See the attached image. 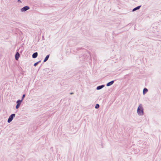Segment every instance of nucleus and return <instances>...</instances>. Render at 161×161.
I'll return each mask as SVG.
<instances>
[{"instance_id": "obj_1", "label": "nucleus", "mask_w": 161, "mask_h": 161, "mask_svg": "<svg viewBox=\"0 0 161 161\" xmlns=\"http://www.w3.org/2000/svg\"><path fill=\"white\" fill-rule=\"evenodd\" d=\"M137 112L140 115H142L143 113V109L141 104H140L137 108Z\"/></svg>"}, {"instance_id": "obj_2", "label": "nucleus", "mask_w": 161, "mask_h": 161, "mask_svg": "<svg viewBox=\"0 0 161 161\" xmlns=\"http://www.w3.org/2000/svg\"><path fill=\"white\" fill-rule=\"evenodd\" d=\"M15 114H11L9 117L8 121V123L11 122L13 120L14 117H15Z\"/></svg>"}, {"instance_id": "obj_3", "label": "nucleus", "mask_w": 161, "mask_h": 161, "mask_svg": "<svg viewBox=\"0 0 161 161\" xmlns=\"http://www.w3.org/2000/svg\"><path fill=\"white\" fill-rule=\"evenodd\" d=\"M30 8L28 6H26L22 8L21 9L22 11H25L27 10H28Z\"/></svg>"}, {"instance_id": "obj_4", "label": "nucleus", "mask_w": 161, "mask_h": 161, "mask_svg": "<svg viewBox=\"0 0 161 161\" xmlns=\"http://www.w3.org/2000/svg\"><path fill=\"white\" fill-rule=\"evenodd\" d=\"M19 57V53L17 52L15 55V59L16 60H18Z\"/></svg>"}, {"instance_id": "obj_5", "label": "nucleus", "mask_w": 161, "mask_h": 161, "mask_svg": "<svg viewBox=\"0 0 161 161\" xmlns=\"http://www.w3.org/2000/svg\"><path fill=\"white\" fill-rule=\"evenodd\" d=\"M38 55L37 53V52L35 53H33L32 55V57L33 58H36Z\"/></svg>"}, {"instance_id": "obj_6", "label": "nucleus", "mask_w": 161, "mask_h": 161, "mask_svg": "<svg viewBox=\"0 0 161 161\" xmlns=\"http://www.w3.org/2000/svg\"><path fill=\"white\" fill-rule=\"evenodd\" d=\"M22 99L21 100H18L17 101V105H18L19 106H20V105L22 102Z\"/></svg>"}, {"instance_id": "obj_7", "label": "nucleus", "mask_w": 161, "mask_h": 161, "mask_svg": "<svg viewBox=\"0 0 161 161\" xmlns=\"http://www.w3.org/2000/svg\"><path fill=\"white\" fill-rule=\"evenodd\" d=\"M114 82V81L113 80L112 81L108 83L107 84V86H109L112 85Z\"/></svg>"}, {"instance_id": "obj_8", "label": "nucleus", "mask_w": 161, "mask_h": 161, "mask_svg": "<svg viewBox=\"0 0 161 161\" xmlns=\"http://www.w3.org/2000/svg\"><path fill=\"white\" fill-rule=\"evenodd\" d=\"M49 55H47L46 56V58H45V59L44 60V62H45L48 60V59L49 57Z\"/></svg>"}, {"instance_id": "obj_9", "label": "nucleus", "mask_w": 161, "mask_h": 161, "mask_svg": "<svg viewBox=\"0 0 161 161\" xmlns=\"http://www.w3.org/2000/svg\"><path fill=\"white\" fill-rule=\"evenodd\" d=\"M104 86L103 85H102L101 86H99L97 87V90L100 89L101 88H102L103 87H104Z\"/></svg>"}, {"instance_id": "obj_10", "label": "nucleus", "mask_w": 161, "mask_h": 161, "mask_svg": "<svg viewBox=\"0 0 161 161\" xmlns=\"http://www.w3.org/2000/svg\"><path fill=\"white\" fill-rule=\"evenodd\" d=\"M147 91H148V90H147V88H144V89H143V94H144L146 92H147Z\"/></svg>"}, {"instance_id": "obj_11", "label": "nucleus", "mask_w": 161, "mask_h": 161, "mask_svg": "<svg viewBox=\"0 0 161 161\" xmlns=\"http://www.w3.org/2000/svg\"><path fill=\"white\" fill-rule=\"evenodd\" d=\"M140 7H141V6H138V7L134 8L133 10V11H134L137 9H139L140 8Z\"/></svg>"}, {"instance_id": "obj_12", "label": "nucleus", "mask_w": 161, "mask_h": 161, "mask_svg": "<svg viewBox=\"0 0 161 161\" xmlns=\"http://www.w3.org/2000/svg\"><path fill=\"white\" fill-rule=\"evenodd\" d=\"M99 107V105L98 104H96V105L95 106V108H97Z\"/></svg>"}, {"instance_id": "obj_13", "label": "nucleus", "mask_w": 161, "mask_h": 161, "mask_svg": "<svg viewBox=\"0 0 161 161\" xmlns=\"http://www.w3.org/2000/svg\"><path fill=\"white\" fill-rule=\"evenodd\" d=\"M19 106L18 105H17L16 106V108L17 109H18L19 107Z\"/></svg>"}, {"instance_id": "obj_14", "label": "nucleus", "mask_w": 161, "mask_h": 161, "mask_svg": "<svg viewBox=\"0 0 161 161\" xmlns=\"http://www.w3.org/2000/svg\"><path fill=\"white\" fill-rule=\"evenodd\" d=\"M38 62H37V63H35V64H34V65L35 66H36V65H37V64H38Z\"/></svg>"}, {"instance_id": "obj_15", "label": "nucleus", "mask_w": 161, "mask_h": 161, "mask_svg": "<svg viewBox=\"0 0 161 161\" xmlns=\"http://www.w3.org/2000/svg\"><path fill=\"white\" fill-rule=\"evenodd\" d=\"M25 97V94H24L23 96H22V99H23L24 98V97Z\"/></svg>"}, {"instance_id": "obj_16", "label": "nucleus", "mask_w": 161, "mask_h": 161, "mask_svg": "<svg viewBox=\"0 0 161 161\" xmlns=\"http://www.w3.org/2000/svg\"><path fill=\"white\" fill-rule=\"evenodd\" d=\"M18 2H20V0H18Z\"/></svg>"}, {"instance_id": "obj_17", "label": "nucleus", "mask_w": 161, "mask_h": 161, "mask_svg": "<svg viewBox=\"0 0 161 161\" xmlns=\"http://www.w3.org/2000/svg\"><path fill=\"white\" fill-rule=\"evenodd\" d=\"M73 94V93H70V94Z\"/></svg>"}]
</instances>
